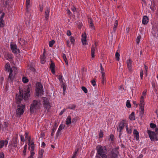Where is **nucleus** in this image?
Returning a JSON list of instances; mask_svg holds the SVG:
<instances>
[{
    "instance_id": "obj_1",
    "label": "nucleus",
    "mask_w": 158,
    "mask_h": 158,
    "mask_svg": "<svg viewBox=\"0 0 158 158\" xmlns=\"http://www.w3.org/2000/svg\"><path fill=\"white\" fill-rule=\"evenodd\" d=\"M97 155L98 156L102 158H107L108 157L109 154V149L107 148L105 146L103 147L100 145L99 148H97Z\"/></svg>"
},
{
    "instance_id": "obj_2",
    "label": "nucleus",
    "mask_w": 158,
    "mask_h": 158,
    "mask_svg": "<svg viewBox=\"0 0 158 158\" xmlns=\"http://www.w3.org/2000/svg\"><path fill=\"white\" fill-rule=\"evenodd\" d=\"M155 130V132L149 130L147 131L149 138L152 141H158V125L157 128H156Z\"/></svg>"
},
{
    "instance_id": "obj_3",
    "label": "nucleus",
    "mask_w": 158,
    "mask_h": 158,
    "mask_svg": "<svg viewBox=\"0 0 158 158\" xmlns=\"http://www.w3.org/2000/svg\"><path fill=\"white\" fill-rule=\"evenodd\" d=\"M25 107V104L18 105L17 106L16 111V116L17 117H21L23 114L24 111L23 109Z\"/></svg>"
},
{
    "instance_id": "obj_4",
    "label": "nucleus",
    "mask_w": 158,
    "mask_h": 158,
    "mask_svg": "<svg viewBox=\"0 0 158 158\" xmlns=\"http://www.w3.org/2000/svg\"><path fill=\"white\" fill-rule=\"evenodd\" d=\"M140 99L139 106L140 110L139 111V116L142 118L144 113V101L143 96L141 97Z\"/></svg>"
},
{
    "instance_id": "obj_5",
    "label": "nucleus",
    "mask_w": 158,
    "mask_h": 158,
    "mask_svg": "<svg viewBox=\"0 0 158 158\" xmlns=\"http://www.w3.org/2000/svg\"><path fill=\"white\" fill-rule=\"evenodd\" d=\"M118 149V147L113 149L111 151L109 149L108 158L110 157L111 158H116L119 154Z\"/></svg>"
},
{
    "instance_id": "obj_6",
    "label": "nucleus",
    "mask_w": 158,
    "mask_h": 158,
    "mask_svg": "<svg viewBox=\"0 0 158 158\" xmlns=\"http://www.w3.org/2000/svg\"><path fill=\"white\" fill-rule=\"evenodd\" d=\"M20 91L22 92V93L23 94V98L24 100L25 101L28 100V98L30 96V94H29L30 90L29 85L27 86V88L26 90H21L20 89Z\"/></svg>"
},
{
    "instance_id": "obj_7",
    "label": "nucleus",
    "mask_w": 158,
    "mask_h": 158,
    "mask_svg": "<svg viewBox=\"0 0 158 158\" xmlns=\"http://www.w3.org/2000/svg\"><path fill=\"white\" fill-rule=\"evenodd\" d=\"M38 104V100H35L33 101L32 103L31 104L30 107V111L31 114L34 112L35 110H37Z\"/></svg>"
},
{
    "instance_id": "obj_8",
    "label": "nucleus",
    "mask_w": 158,
    "mask_h": 158,
    "mask_svg": "<svg viewBox=\"0 0 158 158\" xmlns=\"http://www.w3.org/2000/svg\"><path fill=\"white\" fill-rule=\"evenodd\" d=\"M19 94L17 96L16 95L15 99H16V103L17 104L19 105V104L21 103V101L23 100V94L22 92L20 91V89H19Z\"/></svg>"
},
{
    "instance_id": "obj_9",
    "label": "nucleus",
    "mask_w": 158,
    "mask_h": 158,
    "mask_svg": "<svg viewBox=\"0 0 158 158\" xmlns=\"http://www.w3.org/2000/svg\"><path fill=\"white\" fill-rule=\"evenodd\" d=\"M125 121L124 120H123L121 121L119 124L118 127L119 128V135H120L122 134L121 131L124 128L125 126H127V123L124 122Z\"/></svg>"
},
{
    "instance_id": "obj_10",
    "label": "nucleus",
    "mask_w": 158,
    "mask_h": 158,
    "mask_svg": "<svg viewBox=\"0 0 158 158\" xmlns=\"http://www.w3.org/2000/svg\"><path fill=\"white\" fill-rule=\"evenodd\" d=\"M58 79L60 82L61 86L63 89V94H65V91L66 90V85H65V83L64 82L62 78V76L61 75H59L58 76Z\"/></svg>"
},
{
    "instance_id": "obj_11",
    "label": "nucleus",
    "mask_w": 158,
    "mask_h": 158,
    "mask_svg": "<svg viewBox=\"0 0 158 158\" xmlns=\"http://www.w3.org/2000/svg\"><path fill=\"white\" fill-rule=\"evenodd\" d=\"M10 46L11 49L13 53L16 54L17 52L19 53H20V50L17 48V46L16 44H11Z\"/></svg>"
},
{
    "instance_id": "obj_12",
    "label": "nucleus",
    "mask_w": 158,
    "mask_h": 158,
    "mask_svg": "<svg viewBox=\"0 0 158 158\" xmlns=\"http://www.w3.org/2000/svg\"><path fill=\"white\" fill-rule=\"evenodd\" d=\"M13 72V70H11L8 77V80H10V82H13L15 78V74H16L15 73V74L13 75L12 73Z\"/></svg>"
},
{
    "instance_id": "obj_13",
    "label": "nucleus",
    "mask_w": 158,
    "mask_h": 158,
    "mask_svg": "<svg viewBox=\"0 0 158 158\" xmlns=\"http://www.w3.org/2000/svg\"><path fill=\"white\" fill-rule=\"evenodd\" d=\"M127 63L129 70V72H131L132 71V66L131 64L132 63V61L131 59H129L127 60Z\"/></svg>"
},
{
    "instance_id": "obj_14",
    "label": "nucleus",
    "mask_w": 158,
    "mask_h": 158,
    "mask_svg": "<svg viewBox=\"0 0 158 158\" xmlns=\"http://www.w3.org/2000/svg\"><path fill=\"white\" fill-rule=\"evenodd\" d=\"M44 106L46 109H49L51 107L50 103L48 98L44 100Z\"/></svg>"
},
{
    "instance_id": "obj_15",
    "label": "nucleus",
    "mask_w": 158,
    "mask_h": 158,
    "mask_svg": "<svg viewBox=\"0 0 158 158\" xmlns=\"http://www.w3.org/2000/svg\"><path fill=\"white\" fill-rule=\"evenodd\" d=\"M94 44L95 46V47H94V45H93L91 49V55L92 57L93 58H94L95 56L94 53L95 50V48L98 45V43L96 42H95Z\"/></svg>"
},
{
    "instance_id": "obj_16",
    "label": "nucleus",
    "mask_w": 158,
    "mask_h": 158,
    "mask_svg": "<svg viewBox=\"0 0 158 158\" xmlns=\"http://www.w3.org/2000/svg\"><path fill=\"white\" fill-rule=\"evenodd\" d=\"M50 61L51 62V63L50 66V69L51 70L52 73L53 74H54L55 73V63L51 60Z\"/></svg>"
},
{
    "instance_id": "obj_17",
    "label": "nucleus",
    "mask_w": 158,
    "mask_h": 158,
    "mask_svg": "<svg viewBox=\"0 0 158 158\" xmlns=\"http://www.w3.org/2000/svg\"><path fill=\"white\" fill-rule=\"evenodd\" d=\"M82 38L81 39V40L83 45L86 44V33H84L82 34Z\"/></svg>"
},
{
    "instance_id": "obj_18",
    "label": "nucleus",
    "mask_w": 158,
    "mask_h": 158,
    "mask_svg": "<svg viewBox=\"0 0 158 158\" xmlns=\"http://www.w3.org/2000/svg\"><path fill=\"white\" fill-rule=\"evenodd\" d=\"M46 9V10L45 12V18L46 20H48V19L50 8L48 7H47Z\"/></svg>"
},
{
    "instance_id": "obj_19",
    "label": "nucleus",
    "mask_w": 158,
    "mask_h": 158,
    "mask_svg": "<svg viewBox=\"0 0 158 158\" xmlns=\"http://www.w3.org/2000/svg\"><path fill=\"white\" fill-rule=\"evenodd\" d=\"M134 136L136 139L138 140L139 139V132L136 129H134L133 131Z\"/></svg>"
},
{
    "instance_id": "obj_20",
    "label": "nucleus",
    "mask_w": 158,
    "mask_h": 158,
    "mask_svg": "<svg viewBox=\"0 0 158 158\" xmlns=\"http://www.w3.org/2000/svg\"><path fill=\"white\" fill-rule=\"evenodd\" d=\"M43 88H37L36 90V94L37 96H38L39 95H41V94H43Z\"/></svg>"
},
{
    "instance_id": "obj_21",
    "label": "nucleus",
    "mask_w": 158,
    "mask_h": 158,
    "mask_svg": "<svg viewBox=\"0 0 158 158\" xmlns=\"http://www.w3.org/2000/svg\"><path fill=\"white\" fill-rule=\"evenodd\" d=\"M12 145L13 147L15 148L17 145V139L16 137L13 138L12 140Z\"/></svg>"
},
{
    "instance_id": "obj_22",
    "label": "nucleus",
    "mask_w": 158,
    "mask_h": 158,
    "mask_svg": "<svg viewBox=\"0 0 158 158\" xmlns=\"http://www.w3.org/2000/svg\"><path fill=\"white\" fill-rule=\"evenodd\" d=\"M45 49H44V52L43 53V56L41 57V63L42 64H44L45 63Z\"/></svg>"
},
{
    "instance_id": "obj_23",
    "label": "nucleus",
    "mask_w": 158,
    "mask_h": 158,
    "mask_svg": "<svg viewBox=\"0 0 158 158\" xmlns=\"http://www.w3.org/2000/svg\"><path fill=\"white\" fill-rule=\"evenodd\" d=\"M148 19L147 16H144L143 17L142 23L144 25L147 24L148 22Z\"/></svg>"
},
{
    "instance_id": "obj_24",
    "label": "nucleus",
    "mask_w": 158,
    "mask_h": 158,
    "mask_svg": "<svg viewBox=\"0 0 158 158\" xmlns=\"http://www.w3.org/2000/svg\"><path fill=\"white\" fill-rule=\"evenodd\" d=\"M5 66L6 71H7L8 72H10V73L11 70H13L12 69L10 68V64H6Z\"/></svg>"
},
{
    "instance_id": "obj_25",
    "label": "nucleus",
    "mask_w": 158,
    "mask_h": 158,
    "mask_svg": "<svg viewBox=\"0 0 158 158\" xmlns=\"http://www.w3.org/2000/svg\"><path fill=\"white\" fill-rule=\"evenodd\" d=\"M57 128V123H55L53 126V127L52 131V133L51 134V136L52 137L54 135V133L55 132V130H56V128Z\"/></svg>"
},
{
    "instance_id": "obj_26",
    "label": "nucleus",
    "mask_w": 158,
    "mask_h": 158,
    "mask_svg": "<svg viewBox=\"0 0 158 158\" xmlns=\"http://www.w3.org/2000/svg\"><path fill=\"white\" fill-rule=\"evenodd\" d=\"M88 22L90 24V27L91 28H93L94 29H95V27L94 25V24L93 22V20L92 19L88 18Z\"/></svg>"
},
{
    "instance_id": "obj_27",
    "label": "nucleus",
    "mask_w": 158,
    "mask_h": 158,
    "mask_svg": "<svg viewBox=\"0 0 158 158\" xmlns=\"http://www.w3.org/2000/svg\"><path fill=\"white\" fill-rule=\"evenodd\" d=\"M71 123V117L70 116H68L66 121V124L67 125Z\"/></svg>"
},
{
    "instance_id": "obj_28",
    "label": "nucleus",
    "mask_w": 158,
    "mask_h": 158,
    "mask_svg": "<svg viewBox=\"0 0 158 158\" xmlns=\"http://www.w3.org/2000/svg\"><path fill=\"white\" fill-rule=\"evenodd\" d=\"M8 123L6 122H4L2 126V131L7 130V128L8 127Z\"/></svg>"
},
{
    "instance_id": "obj_29",
    "label": "nucleus",
    "mask_w": 158,
    "mask_h": 158,
    "mask_svg": "<svg viewBox=\"0 0 158 158\" xmlns=\"http://www.w3.org/2000/svg\"><path fill=\"white\" fill-rule=\"evenodd\" d=\"M129 118L131 120H135V113L134 112H132L130 115Z\"/></svg>"
},
{
    "instance_id": "obj_30",
    "label": "nucleus",
    "mask_w": 158,
    "mask_h": 158,
    "mask_svg": "<svg viewBox=\"0 0 158 158\" xmlns=\"http://www.w3.org/2000/svg\"><path fill=\"white\" fill-rule=\"evenodd\" d=\"M77 119V117H75L72 119L71 120V124L73 126H75V123Z\"/></svg>"
},
{
    "instance_id": "obj_31",
    "label": "nucleus",
    "mask_w": 158,
    "mask_h": 158,
    "mask_svg": "<svg viewBox=\"0 0 158 158\" xmlns=\"http://www.w3.org/2000/svg\"><path fill=\"white\" fill-rule=\"evenodd\" d=\"M118 24V21L117 20H115V23L114 24V27H113V31L114 32H115L117 27V26Z\"/></svg>"
},
{
    "instance_id": "obj_32",
    "label": "nucleus",
    "mask_w": 158,
    "mask_h": 158,
    "mask_svg": "<svg viewBox=\"0 0 158 158\" xmlns=\"http://www.w3.org/2000/svg\"><path fill=\"white\" fill-rule=\"evenodd\" d=\"M44 152V151L42 149L39 151L38 158H42L43 157V154Z\"/></svg>"
},
{
    "instance_id": "obj_33",
    "label": "nucleus",
    "mask_w": 158,
    "mask_h": 158,
    "mask_svg": "<svg viewBox=\"0 0 158 158\" xmlns=\"http://www.w3.org/2000/svg\"><path fill=\"white\" fill-rule=\"evenodd\" d=\"M27 145H26L24 147V150L23 152V157H25V156L26 155L27 151Z\"/></svg>"
},
{
    "instance_id": "obj_34",
    "label": "nucleus",
    "mask_w": 158,
    "mask_h": 158,
    "mask_svg": "<svg viewBox=\"0 0 158 158\" xmlns=\"http://www.w3.org/2000/svg\"><path fill=\"white\" fill-rule=\"evenodd\" d=\"M4 22L3 19H0V27H3L4 26Z\"/></svg>"
},
{
    "instance_id": "obj_35",
    "label": "nucleus",
    "mask_w": 158,
    "mask_h": 158,
    "mask_svg": "<svg viewBox=\"0 0 158 158\" xmlns=\"http://www.w3.org/2000/svg\"><path fill=\"white\" fill-rule=\"evenodd\" d=\"M120 54L119 53L116 52L115 53V57L117 61H119V60Z\"/></svg>"
},
{
    "instance_id": "obj_36",
    "label": "nucleus",
    "mask_w": 158,
    "mask_h": 158,
    "mask_svg": "<svg viewBox=\"0 0 158 158\" xmlns=\"http://www.w3.org/2000/svg\"><path fill=\"white\" fill-rule=\"evenodd\" d=\"M62 57H63V59H64V61H65V62L66 64L68 65V62L67 60V59L65 54H63Z\"/></svg>"
},
{
    "instance_id": "obj_37",
    "label": "nucleus",
    "mask_w": 158,
    "mask_h": 158,
    "mask_svg": "<svg viewBox=\"0 0 158 158\" xmlns=\"http://www.w3.org/2000/svg\"><path fill=\"white\" fill-rule=\"evenodd\" d=\"M150 127L152 129L156 128V124L153 123H151L150 124Z\"/></svg>"
},
{
    "instance_id": "obj_38",
    "label": "nucleus",
    "mask_w": 158,
    "mask_h": 158,
    "mask_svg": "<svg viewBox=\"0 0 158 158\" xmlns=\"http://www.w3.org/2000/svg\"><path fill=\"white\" fill-rule=\"evenodd\" d=\"M69 39L71 43L74 44V42L75 41V39L73 37V36H70L69 38Z\"/></svg>"
},
{
    "instance_id": "obj_39",
    "label": "nucleus",
    "mask_w": 158,
    "mask_h": 158,
    "mask_svg": "<svg viewBox=\"0 0 158 158\" xmlns=\"http://www.w3.org/2000/svg\"><path fill=\"white\" fill-rule=\"evenodd\" d=\"M22 81L23 83H26L28 81V80L27 77H23Z\"/></svg>"
},
{
    "instance_id": "obj_40",
    "label": "nucleus",
    "mask_w": 158,
    "mask_h": 158,
    "mask_svg": "<svg viewBox=\"0 0 158 158\" xmlns=\"http://www.w3.org/2000/svg\"><path fill=\"white\" fill-rule=\"evenodd\" d=\"M149 6L150 8L152 10H154V4L152 5V2H151L149 4Z\"/></svg>"
},
{
    "instance_id": "obj_41",
    "label": "nucleus",
    "mask_w": 158,
    "mask_h": 158,
    "mask_svg": "<svg viewBox=\"0 0 158 158\" xmlns=\"http://www.w3.org/2000/svg\"><path fill=\"white\" fill-rule=\"evenodd\" d=\"M30 3V0H26V9L28 10L29 8V6Z\"/></svg>"
},
{
    "instance_id": "obj_42",
    "label": "nucleus",
    "mask_w": 158,
    "mask_h": 158,
    "mask_svg": "<svg viewBox=\"0 0 158 158\" xmlns=\"http://www.w3.org/2000/svg\"><path fill=\"white\" fill-rule=\"evenodd\" d=\"M55 41L54 40H52L51 41L49 42V46L50 47H52L53 44H54Z\"/></svg>"
},
{
    "instance_id": "obj_43",
    "label": "nucleus",
    "mask_w": 158,
    "mask_h": 158,
    "mask_svg": "<svg viewBox=\"0 0 158 158\" xmlns=\"http://www.w3.org/2000/svg\"><path fill=\"white\" fill-rule=\"evenodd\" d=\"M126 106L128 108H130L131 107V105L129 100H127Z\"/></svg>"
},
{
    "instance_id": "obj_44",
    "label": "nucleus",
    "mask_w": 158,
    "mask_h": 158,
    "mask_svg": "<svg viewBox=\"0 0 158 158\" xmlns=\"http://www.w3.org/2000/svg\"><path fill=\"white\" fill-rule=\"evenodd\" d=\"M127 127V126H126V129L127 132L129 134H131L132 132V131L131 129H129Z\"/></svg>"
},
{
    "instance_id": "obj_45",
    "label": "nucleus",
    "mask_w": 158,
    "mask_h": 158,
    "mask_svg": "<svg viewBox=\"0 0 158 158\" xmlns=\"http://www.w3.org/2000/svg\"><path fill=\"white\" fill-rule=\"evenodd\" d=\"M28 69L31 70V71L33 72H35V69L34 67H32L31 66H28Z\"/></svg>"
},
{
    "instance_id": "obj_46",
    "label": "nucleus",
    "mask_w": 158,
    "mask_h": 158,
    "mask_svg": "<svg viewBox=\"0 0 158 158\" xmlns=\"http://www.w3.org/2000/svg\"><path fill=\"white\" fill-rule=\"evenodd\" d=\"M81 89L85 93H87V89L85 87L82 86Z\"/></svg>"
},
{
    "instance_id": "obj_47",
    "label": "nucleus",
    "mask_w": 158,
    "mask_h": 158,
    "mask_svg": "<svg viewBox=\"0 0 158 158\" xmlns=\"http://www.w3.org/2000/svg\"><path fill=\"white\" fill-rule=\"evenodd\" d=\"M99 138H102L103 136V132L102 130H100V132L99 133Z\"/></svg>"
},
{
    "instance_id": "obj_48",
    "label": "nucleus",
    "mask_w": 158,
    "mask_h": 158,
    "mask_svg": "<svg viewBox=\"0 0 158 158\" xmlns=\"http://www.w3.org/2000/svg\"><path fill=\"white\" fill-rule=\"evenodd\" d=\"M31 151H33L35 148V146L34 142H32L31 143Z\"/></svg>"
},
{
    "instance_id": "obj_49",
    "label": "nucleus",
    "mask_w": 158,
    "mask_h": 158,
    "mask_svg": "<svg viewBox=\"0 0 158 158\" xmlns=\"http://www.w3.org/2000/svg\"><path fill=\"white\" fill-rule=\"evenodd\" d=\"M64 127H65L64 125H63L62 124H61L60 125L58 130H59L61 131L62 129H63L64 128Z\"/></svg>"
},
{
    "instance_id": "obj_50",
    "label": "nucleus",
    "mask_w": 158,
    "mask_h": 158,
    "mask_svg": "<svg viewBox=\"0 0 158 158\" xmlns=\"http://www.w3.org/2000/svg\"><path fill=\"white\" fill-rule=\"evenodd\" d=\"M101 82L102 84L104 85L106 83V78H101Z\"/></svg>"
},
{
    "instance_id": "obj_51",
    "label": "nucleus",
    "mask_w": 158,
    "mask_h": 158,
    "mask_svg": "<svg viewBox=\"0 0 158 158\" xmlns=\"http://www.w3.org/2000/svg\"><path fill=\"white\" fill-rule=\"evenodd\" d=\"M141 37L140 35H139L137 37L136 39V43L137 44H139V43L140 39Z\"/></svg>"
},
{
    "instance_id": "obj_52",
    "label": "nucleus",
    "mask_w": 158,
    "mask_h": 158,
    "mask_svg": "<svg viewBox=\"0 0 158 158\" xmlns=\"http://www.w3.org/2000/svg\"><path fill=\"white\" fill-rule=\"evenodd\" d=\"M34 154L35 153L33 151H31V155L27 158H33V156Z\"/></svg>"
},
{
    "instance_id": "obj_53",
    "label": "nucleus",
    "mask_w": 158,
    "mask_h": 158,
    "mask_svg": "<svg viewBox=\"0 0 158 158\" xmlns=\"http://www.w3.org/2000/svg\"><path fill=\"white\" fill-rule=\"evenodd\" d=\"M61 131L59 130H58L57 132L56 133V138H57L59 135H61Z\"/></svg>"
},
{
    "instance_id": "obj_54",
    "label": "nucleus",
    "mask_w": 158,
    "mask_h": 158,
    "mask_svg": "<svg viewBox=\"0 0 158 158\" xmlns=\"http://www.w3.org/2000/svg\"><path fill=\"white\" fill-rule=\"evenodd\" d=\"M4 142L3 140L0 141V148H2L4 146Z\"/></svg>"
},
{
    "instance_id": "obj_55",
    "label": "nucleus",
    "mask_w": 158,
    "mask_h": 158,
    "mask_svg": "<svg viewBox=\"0 0 158 158\" xmlns=\"http://www.w3.org/2000/svg\"><path fill=\"white\" fill-rule=\"evenodd\" d=\"M91 82L93 86H95L96 85V81L95 79H93L91 81Z\"/></svg>"
},
{
    "instance_id": "obj_56",
    "label": "nucleus",
    "mask_w": 158,
    "mask_h": 158,
    "mask_svg": "<svg viewBox=\"0 0 158 158\" xmlns=\"http://www.w3.org/2000/svg\"><path fill=\"white\" fill-rule=\"evenodd\" d=\"M38 86L37 88H43L42 85L40 82H38Z\"/></svg>"
},
{
    "instance_id": "obj_57",
    "label": "nucleus",
    "mask_w": 158,
    "mask_h": 158,
    "mask_svg": "<svg viewBox=\"0 0 158 158\" xmlns=\"http://www.w3.org/2000/svg\"><path fill=\"white\" fill-rule=\"evenodd\" d=\"M76 107V106L74 105H72V106H69L67 107L68 108L70 109H74Z\"/></svg>"
},
{
    "instance_id": "obj_58",
    "label": "nucleus",
    "mask_w": 158,
    "mask_h": 158,
    "mask_svg": "<svg viewBox=\"0 0 158 158\" xmlns=\"http://www.w3.org/2000/svg\"><path fill=\"white\" fill-rule=\"evenodd\" d=\"M143 70H142L140 72V76L141 79H143Z\"/></svg>"
},
{
    "instance_id": "obj_59",
    "label": "nucleus",
    "mask_w": 158,
    "mask_h": 158,
    "mask_svg": "<svg viewBox=\"0 0 158 158\" xmlns=\"http://www.w3.org/2000/svg\"><path fill=\"white\" fill-rule=\"evenodd\" d=\"M4 155L3 152H1L0 153V158H4Z\"/></svg>"
},
{
    "instance_id": "obj_60",
    "label": "nucleus",
    "mask_w": 158,
    "mask_h": 158,
    "mask_svg": "<svg viewBox=\"0 0 158 158\" xmlns=\"http://www.w3.org/2000/svg\"><path fill=\"white\" fill-rule=\"evenodd\" d=\"M100 68L101 70V73L104 72L103 71H104V68L102 67V63L100 64Z\"/></svg>"
},
{
    "instance_id": "obj_61",
    "label": "nucleus",
    "mask_w": 158,
    "mask_h": 158,
    "mask_svg": "<svg viewBox=\"0 0 158 158\" xmlns=\"http://www.w3.org/2000/svg\"><path fill=\"white\" fill-rule=\"evenodd\" d=\"M67 35L68 36H70L71 35V32L69 30H68L67 31Z\"/></svg>"
},
{
    "instance_id": "obj_62",
    "label": "nucleus",
    "mask_w": 158,
    "mask_h": 158,
    "mask_svg": "<svg viewBox=\"0 0 158 158\" xmlns=\"http://www.w3.org/2000/svg\"><path fill=\"white\" fill-rule=\"evenodd\" d=\"M102 73L101 78H106L105 76V74L104 72L101 73Z\"/></svg>"
},
{
    "instance_id": "obj_63",
    "label": "nucleus",
    "mask_w": 158,
    "mask_h": 158,
    "mask_svg": "<svg viewBox=\"0 0 158 158\" xmlns=\"http://www.w3.org/2000/svg\"><path fill=\"white\" fill-rule=\"evenodd\" d=\"M65 109H63L59 113V115H62L63 114V113L65 112Z\"/></svg>"
},
{
    "instance_id": "obj_64",
    "label": "nucleus",
    "mask_w": 158,
    "mask_h": 158,
    "mask_svg": "<svg viewBox=\"0 0 158 158\" xmlns=\"http://www.w3.org/2000/svg\"><path fill=\"white\" fill-rule=\"evenodd\" d=\"M114 137V135H113L111 134L110 135V139L111 141L113 140Z\"/></svg>"
}]
</instances>
